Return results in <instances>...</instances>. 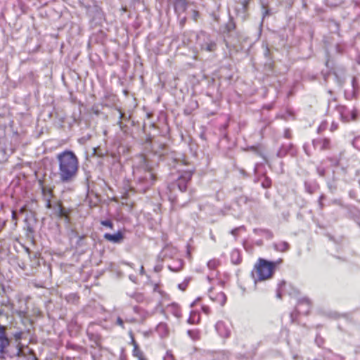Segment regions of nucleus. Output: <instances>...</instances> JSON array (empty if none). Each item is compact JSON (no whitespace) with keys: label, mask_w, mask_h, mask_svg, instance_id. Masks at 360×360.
<instances>
[{"label":"nucleus","mask_w":360,"mask_h":360,"mask_svg":"<svg viewBox=\"0 0 360 360\" xmlns=\"http://www.w3.org/2000/svg\"><path fill=\"white\" fill-rule=\"evenodd\" d=\"M41 311L38 308H34L32 309V316L36 317H41Z\"/></svg>","instance_id":"obj_28"},{"label":"nucleus","mask_w":360,"mask_h":360,"mask_svg":"<svg viewBox=\"0 0 360 360\" xmlns=\"http://www.w3.org/2000/svg\"><path fill=\"white\" fill-rule=\"evenodd\" d=\"M200 316L198 312L192 311L190 314V316L188 319V322L190 324H198L200 323Z\"/></svg>","instance_id":"obj_18"},{"label":"nucleus","mask_w":360,"mask_h":360,"mask_svg":"<svg viewBox=\"0 0 360 360\" xmlns=\"http://www.w3.org/2000/svg\"><path fill=\"white\" fill-rule=\"evenodd\" d=\"M37 287H39V288H44V285H36Z\"/></svg>","instance_id":"obj_39"},{"label":"nucleus","mask_w":360,"mask_h":360,"mask_svg":"<svg viewBox=\"0 0 360 360\" xmlns=\"http://www.w3.org/2000/svg\"><path fill=\"white\" fill-rule=\"evenodd\" d=\"M302 304H306L309 307L311 305V302H310L309 300L305 299V298L299 301L298 305H300Z\"/></svg>","instance_id":"obj_31"},{"label":"nucleus","mask_w":360,"mask_h":360,"mask_svg":"<svg viewBox=\"0 0 360 360\" xmlns=\"http://www.w3.org/2000/svg\"><path fill=\"white\" fill-rule=\"evenodd\" d=\"M187 333L193 340H198L200 339V333L198 330H189Z\"/></svg>","instance_id":"obj_19"},{"label":"nucleus","mask_w":360,"mask_h":360,"mask_svg":"<svg viewBox=\"0 0 360 360\" xmlns=\"http://www.w3.org/2000/svg\"><path fill=\"white\" fill-rule=\"evenodd\" d=\"M116 324L120 326L122 328H124V321L121 317L118 316L116 320Z\"/></svg>","instance_id":"obj_30"},{"label":"nucleus","mask_w":360,"mask_h":360,"mask_svg":"<svg viewBox=\"0 0 360 360\" xmlns=\"http://www.w3.org/2000/svg\"><path fill=\"white\" fill-rule=\"evenodd\" d=\"M275 248L280 252H286L290 249V245L286 241H281L275 244Z\"/></svg>","instance_id":"obj_17"},{"label":"nucleus","mask_w":360,"mask_h":360,"mask_svg":"<svg viewBox=\"0 0 360 360\" xmlns=\"http://www.w3.org/2000/svg\"><path fill=\"white\" fill-rule=\"evenodd\" d=\"M174 6L175 11L185 12L187 9L188 3L186 0H174Z\"/></svg>","instance_id":"obj_16"},{"label":"nucleus","mask_w":360,"mask_h":360,"mask_svg":"<svg viewBox=\"0 0 360 360\" xmlns=\"http://www.w3.org/2000/svg\"><path fill=\"white\" fill-rule=\"evenodd\" d=\"M231 262L232 264L237 265L241 263L242 256L238 250L234 249L230 254Z\"/></svg>","instance_id":"obj_15"},{"label":"nucleus","mask_w":360,"mask_h":360,"mask_svg":"<svg viewBox=\"0 0 360 360\" xmlns=\"http://www.w3.org/2000/svg\"><path fill=\"white\" fill-rule=\"evenodd\" d=\"M101 225L108 227L110 229H113V223L110 220H103L101 221Z\"/></svg>","instance_id":"obj_25"},{"label":"nucleus","mask_w":360,"mask_h":360,"mask_svg":"<svg viewBox=\"0 0 360 360\" xmlns=\"http://www.w3.org/2000/svg\"><path fill=\"white\" fill-rule=\"evenodd\" d=\"M153 291L154 292H158L160 295H163V291L161 290L160 283L153 284Z\"/></svg>","instance_id":"obj_22"},{"label":"nucleus","mask_w":360,"mask_h":360,"mask_svg":"<svg viewBox=\"0 0 360 360\" xmlns=\"http://www.w3.org/2000/svg\"><path fill=\"white\" fill-rule=\"evenodd\" d=\"M216 44L214 42H210L206 45L205 50L207 51H214L216 49Z\"/></svg>","instance_id":"obj_24"},{"label":"nucleus","mask_w":360,"mask_h":360,"mask_svg":"<svg viewBox=\"0 0 360 360\" xmlns=\"http://www.w3.org/2000/svg\"><path fill=\"white\" fill-rule=\"evenodd\" d=\"M353 146L360 150V136L355 137L352 141Z\"/></svg>","instance_id":"obj_23"},{"label":"nucleus","mask_w":360,"mask_h":360,"mask_svg":"<svg viewBox=\"0 0 360 360\" xmlns=\"http://www.w3.org/2000/svg\"><path fill=\"white\" fill-rule=\"evenodd\" d=\"M155 175L151 171H145L144 175L139 179L140 181L146 182L147 186H150L155 182Z\"/></svg>","instance_id":"obj_12"},{"label":"nucleus","mask_w":360,"mask_h":360,"mask_svg":"<svg viewBox=\"0 0 360 360\" xmlns=\"http://www.w3.org/2000/svg\"><path fill=\"white\" fill-rule=\"evenodd\" d=\"M129 336L131 338L130 345L133 346V350H132V355L133 356L138 359V360L141 359V358L145 357L143 352L141 351V349L139 348V344L135 340L134 334L132 332L129 333Z\"/></svg>","instance_id":"obj_10"},{"label":"nucleus","mask_w":360,"mask_h":360,"mask_svg":"<svg viewBox=\"0 0 360 360\" xmlns=\"http://www.w3.org/2000/svg\"><path fill=\"white\" fill-rule=\"evenodd\" d=\"M336 110L339 113L340 117L343 122H349L355 121L357 117V110L354 108L349 110L346 106L338 105L336 106Z\"/></svg>","instance_id":"obj_4"},{"label":"nucleus","mask_w":360,"mask_h":360,"mask_svg":"<svg viewBox=\"0 0 360 360\" xmlns=\"http://www.w3.org/2000/svg\"><path fill=\"white\" fill-rule=\"evenodd\" d=\"M285 136L286 138H288V139H290V133H289L288 131V132H286V133H285Z\"/></svg>","instance_id":"obj_37"},{"label":"nucleus","mask_w":360,"mask_h":360,"mask_svg":"<svg viewBox=\"0 0 360 360\" xmlns=\"http://www.w3.org/2000/svg\"><path fill=\"white\" fill-rule=\"evenodd\" d=\"M39 183H40L41 187V193L43 195H45V186L43 184V181L39 180Z\"/></svg>","instance_id":"obj_33"},{"label":"nucleus","mask_w":360,"mask_h":360,"mask_svg":"<svg viewBox=\"0 0 360 360\" xmlns=\"http://www.w3.org/2000/svg\"><path fill=\"white\" fill-rule=\"evenodd\" d=\"M271 179L267 176L264 177L262 181V186L264 188H269L271 186Z\"/></svg>","instance_id":"obj_21"},{"label":"nucleus","mask_w":360,"mask_h":360,"mask_svg":"<svg viewBox=\"0 0 360 360\" xmlns=\"http://www.w3.org/2000/svg\"><path fill=\"white\" fill-rule=\"evenodd\" d=\"M220 261L217 259H210L207 262V266L210 269L214 270L220 265Z\"/></svg>","instance_id":"obj_20"},{"label":"nucleus","mask_w":360,"mask_h":360,"mask_svg":"<svg viewBox=\"0 0 360 360\" xmlns=\"http://www.w3.org/2000/svg\"><path fill=\"white\" fill-rule=\"evenodd\" d=\"M122 117H123V113H121L120 118H122Z\"/></svg>","instance_id":"obj_41"},{"label":"nucleus","mask_w":360,"mask_h":360,"mask_svg":"<svg viewBox=\"0 0 360 360\" xmlns=\"http://www.w3.org/2000/svg\"><path fill=\"white\" fill-rule=\"evenodd\" d=\"M283 262L279 258L275 261H269L264 258H259L253 266L251 272L255 284L273 278L276 269Z\"/></svg>","instance_id":"obj_2"},{"label":"nucleus","mask_w":360,"mask_h":360,"mask_svg":"<svg viewBox=\"0 0 360 360\" xmlns=\"http://www.w3.org/2000/svg\"><path fill=\"white\" fill-rule=\"evenodd\" d=\"M20 318L22 319V323L25 324L27 330H30L34 320L30 317V315L27 312L20 311L19 313Z\"/></svg>","instance_id":"obj_14"},{"label":"nucleus","mask_w":360,"mask_h":360,"mask_svg":"<svg viewBox=\"0 0 360 360\" xmlns=\"http://www.w3.org/2000/svg\"><path fill=\"white\" fill-rule=\"evenodd\" d=\"M46 208L52 210L53 214L58 217H67L61 200L55 197L52 188L46 187Z\"/></svg>","instance_id":"obj_3"},{"label":"nucleus","mask_w":360,"mask_h":360,"mask_svg":"<svg viewBox=\"0 0 360 360\" xmlns=\"http://www.w3.org/2000/svg\"><path fill=\"white\" fill-rule=\"evenodd\" d=\"M193 173L191 171H185L177 179V186L179 189L185 192L187 189V185L191 180Z\"/></svg>","instance_id":"obj_8"},{"label":"nucleus","mask_w":360,"mask_h":360,"mask_svg":"<svg viewBox=\"0 0 360 360\" xmlns=\"http://www.w3.org/2000/svg\"><path fill=\"white\" fill-rule=\"evenodd\" d=\"M20 352H21L20 349H17V356H20Z\"/></svg>","instance_id":"obj_38"},{"label":"nucleus","mask_w":360,"mask_h":360,"mask_svg":"<svg viewBox=\"0 0 360 360\" xmlns=\"http://www.w3.org/2000/svg\"><path fill=\"white\" fill-rule=\"evenodd\" d=\"M297 292V290L293 286H292L291 284L283 281L278 284L277 290V297L278 298H281L284 295L288 294L291 295L293 293Z\"/></svg>","instance_id":"obj_7"},{"label":"nucleus","mask_w":360,"mask_h":360,"mask_svg":"<svg viewBox=\"0 0 360 360\" xmlns=\"http://www.w3.org/2000/svg\"><path fill=\"white\" fill-rule=\"evenodd\" d=\"M338 129V124L335 122H333L330 125V131L333 132V131H335V130H337Z\"/></svg>","instance_id":"obj_32"},{"label":"nucleus","mask_w":360,"mask_h":360,"mask_svg":"<svg viewBox=\"0 0 360 360\" xmlns=\"http://www.w3.org/2000/svg\"><path fill=\"white\" fill-rule=\"evenodd\" d=\"M314 148H319L320 150H326L331 148V142L329 138H321L313 141Z\"/></svg>","instance_id":"obj_9"},{"label":"nucleus","mask_w":360,"mask_h":360,"mask_svg":"<svg viewBox=\"0 0 360 360\" xmlns=\"http://www.w3.org/2000/svg\"><path fill=\"white\" fill-rule=\"evenodd\" d=\"M60 180L67 182L77 174L79 167L78 158L70 150H65L57 155Z\"/></svg>","instance_id":"obj_1"},{"label":"nucleus","mask_w":360,"mask_h":360,"mask_svg":"<svg viewBox=\"0 0 360 360\" xmlns=\"http://www.w3.org/2000/svg\"><path fill=\"white\" fill-rule=\"evenodd\" d=\"M200 16V14L198 11H197V10L192 11V18L195 22L198 21Z\"/></svg>","instance_id":"obj_27"},{"label":"nucleus","mask_w":360,"mask_h":360,"mask_svg":"<svg viewBox=\"0 0 360 360\" xmlns=\"http://www.w3.org/2000/svg\"><path fill=\"white\" fill-rule=\"evenodd\" d=\"M239 286L243 290V292H245L247 290V288L242 284V283L239 282Z\"/></svg>","instance_id":"obj_35"},{"label":"nucleus","mask_w":360,"mask_h":360,"mask_svg":"<svg viewBox=\"0 0 360 360\" xmlns=\"http://www.w3.org/2000/svg\"><path fill=\"white\" fill-rule=\"evenodd\" d=\"M164 360H176L174 355L172 354L171 351H167L166 352L165 356H164Z\"/></svg>","instance_id":"obj_26"},{"label":"nucleus","mask_w":360,"mask_h":360,"mask_svg":"<svg viewBox=\"0 0 360 360\" xmlns=\"http://www.w3.org/2000/svg\"><path fill=\"white\" fill-rule=\"evenodd\" d=\"M10 345V340L6 333V327L0 324V358L5 359L8 355V347Z\"/></svg>","instance_id":"obj_5"},{"label":"nucleus","mask_w":360,"mask_h":360,"mask_svg":"<svg viewBox=\"0 0 360 360\" xmlns=\"http://www.w3.org/2000/svg\"><path fill=\"white\" fill-rule=\"evenodd\" d=\"M141 271H143V266H141Z\"/></svg>","instance_id":"obj_42"},{"label":"nucleus","mask_w":360,"mask_h":360,"mask_svg":"<svg viewBox=\"0 0 360 360\" xmlns=\"http://www.w3.org/2000/svg\"><path fill=\"white\" fill-rule=\"evenodd\" d=\"M103 238L109 242L113 243H120L123 241L124 236L122 231H118L115 234L106 233L103 235Z\"/></svg>","instance_id":"obj_11"},{"label":"nucleus","mask_w":360,"mask_h":360,"mask_svg":"<svg viewBox=\"0 0 360 360\" xmlns=\"http://www.w3.org/2000/svg\"><path fill=\"white\" fill-rule=\"evenodd\" d=\"M208 294L210 300L219 306H224L226 302L227 297L225 293L217 288L212 287L210 288Z\"/></svg>","instance_id":"obj_6"},{"label":"nucleus","mask_w":360,"mask_h":360,"mask_svg":"<svg viewBox=\"0 0 360 360\" xmlns=\"http://www.w3.org/2000/svg\"><path fill=\"white\" fill-rule=\"evenodd\" d=\"M216 328L219 334L224 338H227L231 335V330L222 322L217 323Z\"/></svg>","instance_id":"obj_13"},{"label":"nucleus","mask_w":360,"mask_h":360,"mask_svg":"<svg viewBox=\"0 0 360 360\" xmlns=\"http://www.w3.org/2000/svg\"><path fill=\"white\" fill-rule=\"evenodd\" d=\"M201 309L203 311V313L205 314L206 315H209L211 312L210 307L207 305H202Z\"/></svg>","instance_id":"obj_29"},{"label":"nucleus","mask_w":360,"mask_h":360,"mask_svg":"<svg viewBox=\"0 0 360 360\" xmlns=\"http://www.w3.org/2000/svg\"><path fill=\"white\" fill-rule=\"evenodd\" d=\"M139 360H146V359L145 357H143V358H141V359H139Z\"/></svg>","instance_id":"obj_40"},{"label":"nucleus","mask_w":360,"mask_h":360,"mask_svg":"<svg viewBox=\"0 0 360 360\" xmlns=\"http://www.w3.org/2000/svg\"><path fill=\"white\" fill-rule=\"evenodd\" d=\"M154 269L155 271L158 272L161 270V268L159 266H155Z\"/></svg>","instance_id":"obj_36"},{"label":"nucleus","mask_w":360,"mask_h":360,"mask_svg":"<svg viewBox=\"0 0 360 360\" xmlns=\"http://www.w3.org/2000/svg\"><path fill=\"white\" fill-rule=\"evenodd\" d=\"M22 335V332L16 333L15 334V339H16V340H20V339H21Z\"/></svg>","instance_id":"obj_34"}]
</instances>
